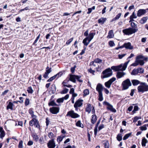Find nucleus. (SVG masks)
<instances>
[{
    "label": "nucleus",
    "mask_w": 148,
    "mask_h": 148,
    "mask_svg": "<svg viewBox=\"0 0 148 148\" xmlns=\"http://www.w3.org/2000/svg\"><path fill=\"white\" fill-rule=\"evenodd\" d=\"M130 61L129 60L128 61L125 62L124 64H121L117 66H113L111 68L112 69L115 70V71H123L125 70L127 65Z\"/></svg>",
    "instance_id": "obj_1"
},
{
    "label": "nucleus",
    "mask_w": 148,
    "mask_h": 148,
    "mask_svg": "<svg viewBox=\"0 0 148 148\" xmlns=\"http://www.w3.org/2000/svg\"><path fill=\"white\" fill-rule=\"evenodd\" d=\"M137 89L139 92H147L148 91V85L145 82H141L140 85L138 86Z\"/></svg>",
    "instance_id": "obj_2"
},
{
    "label": "nucleus",
    "mask_w": 148,
    "mask_h": 148,
    "mask_svg": "<svg viewBox=\"0 0 148 148\" xmlns=\"http://www.w3.org/2000/svg\"><path fill=\"white\" fill-rule=\"evenodd\" d=\"M138 31V29L133 28L130 27L128 28L123 29L122 32L123 33L126 35H129L135 33Z\"/></svg>",
    "instance_id": "obj_3"
},
{
    "label": "nucleus",
    "mask_w": 148,
    "mask_h": 148,
    "mask_svg": "<svg viewBox=\"0 0 148 148\" xmlns=\"http://www.w3.org/2000/svg\"><path fill=\"white\" fill-rule=\"evenodd\" d=\"M103 75L101 76L102 78H104L108 77L112 75V70L108 68L103 71L102 73Z\"/></svg>",
    "instance_id": "obj_4"
},
{
    "label": "nucleus",
    "mask_w": 148,
    "mask_h": 148,
    "mask_svg": "<svg viewBox=\"0 0 148 148\" xmlns=\"http://www.w3.org/2000/svg\"><path fill=\"white\" fill-rule=\"evenodd\" d=\"M131 83L129 79L124 81L122 83L123 89L126 90L128 88L129 86H131Z\"/></svg>",
    "instance_id": "obj_5"
},
{
    "label": "nucleus",
    "mask_w": 148,
    "mask_h": 148,
    "mask_svg": "<svg viewBox=\"0 0 148 148\" xmlns=\"http://www.w3.org/2000/svg\"><path fill=\"white\" fill-rule=\"evenodd\" d=\"M83 100L78 99L75 102L74 105V107L75 108V110L76 111H78V107H80L82 106L83 104Z\"/></svg>",
    "instance_id": "obj_6"
},
{
    "label": "nucleus",
    "mask_w": 148,
    "mask_h": 148,
    "mask_svg": "<svg viewBox=\"0 0 148 148\" xmlns=\"http://www.w3.org/2000/svg\"><path fill=\"white\" fill-rule=\"evenodd\" d=\"M81 76H79L73 75H70L69 80L75 83L76 79H77L79 82H82V81L79 79L81 78Z\"/></svg>",
    "instance_id": "obj_7"
},
{
    "label": "nucleus",
    "mask_w": 148,
    "mask_h": 148,
    "mask_svg": "<svg viewBox=\"0 0 148 148\" xmlns=\"http://www.w3.org/2000/svg\"><path fill=\"white\" fill-rule=\"evenodd\" d=\"M66 116H69L73 118H76L79 117V115L75 113L73 110H71L69 111L66 115Z\"/></svg>",
    "instance_id": "obj_8"
},
{
    "label": "nucleus",
    "mask_w": 148,
    "mask_h": 148,
    "mask_svg": "<svg viewBox=\"0 0 148 148\" xmlns=\"http://www.w3.org/2000/svg\"><path fill=\"white\" fill-rule=\"evenodd\" d=\"M92 109V114L94 113L95 111L94 107H92H92L91 104L90 103H88L85 108L86 112H88V113H90Z\"/></svg>",
    "instance_id": "obj_9"
},
{
    "label": "nucleus",
    "mask_w": 148,
    "mask_h": 148,
    "mask_svg": "<svg viewBox=\"0 0 148 148\" xmlns=\"http://www.w3.org/2000/svg\"><path fill=\"white\" fill-rule=\"evenodd\" d=\"M102 62V60L101 59L98 58H97L95 59L93 61L90 62V66H96V63L101 64V63Z\"/></svg>",
    "instance_id": "obj_10"
},
{
    "label": "nucleus",
    "mask_w": 148,
    "mask_h": 148,
    "mask_svg": "<svg viewBox=\"0 0 148 148\" xmlns=\"http://www.w3.org/2000/svg\"><path fill=\"white\" fill-rule=\"evenodd\" d=\"M116 79L115 77H113L110 79L109 81L105 83V85L106 87L109 88L110 87L112 84Z\"/></svg>",
    "instance_id": "obj_11"
},
{
    "label": "nucleus",
    "mask_w": 148,
    "mask_h": 148,
    "mask_svg": "<svg viewBox=\"0 0 148 148\" xmlns=\"http://www.w3.org/2000/svg\"><path fill=\"white\" fill-rule=\"evenodd\" d=\"M59 107H53L50 108V111L53 114H56L59 112Z\"/></svg>",
    "instance_id": "obj_12"
},
{
    "label": "nucleus",
    "mask_w": 148,
    "mask_h": 148,
    "mask_svg": "<svg viewBox=\"0 0 148 148\" xmlns=\"http://www.w3.org/2000/svg\"><path fill=\"white\" fill-rule=\"evenodd\" d=\"M103 103L108 106L107 108L111 111L114 112H116V110L113 108L112 106L108 102L104 101Z\"/></svg>",
    "instance_id": "obj_13"
},
{
    "label": "nucleus",
    "mask_w": 148,
    "mask_h": 148,
    "mask_svg": "<svg viewBox=\"0 0 148 148\" xmlns=\"http://www.w3.org/2000/svg\"><path fill=\"white\" fill-rule=\"evenodd\" d=\"M48 148H54L56 147V144L53 139L50 140L48 143Z\"/></svg>",
    "instance_id": "obj_14"
},
{
    "label": "nucleus",
    "mask_w": 148,
    "mask_h": 148,
    "mask_svg": "<svg viewBox=\"0 0 148 148\" xmlns=\"http://www.w3.org/2000/svg\"><path fill=\"white\" fill-rule=\"evenodd\" d=\"M146 13V10L143 9L139 10L137 13V16L138 17H140L142 15H144Z\"/></svg>",
    "instance_id": "obj_15"
},
{
    "label": "nucleus",
    "mask_w": 148,
    "mask_h": 148,
    "mask_svg": "<svg viewBox=\"0 0 148 148\" xmlns=\"http://www.w3.org/2000/svg\"><path fill=\"white\" fill-rule=\"evenodd\" d=\"M126 75V73L123 72H118L117 73L116 77L117 78H120Z\"/></svg>",
    "instance_id": "obj_16"
},
{
    "label": "nucleus",
    "mask_w": 148,
    "mask_h": 148,
    "mask_svg": "<svg viewBox=\"0 0 148 148\" xmlns=\"http://www.w3.org/2000/svg\"><path fill=\"white\" fill-rule=\"evenodd\" d=\"M124 46L127 49H133V46L131 45V43L129 42L124 43Z\"/></svg>",
    "instance_id": "obj_17"
},
{
    "label": "nucleus",
    "mask_w": 148,
    "mask_h": 148,
    "mask_svg": "<svg viewBox=\"0 0 148 148\" xmlns=\"http://www.w3.org/2000/svg\"><path fill=\"white\" fill-rule=\"evenodd\" d=\"M62 74V73H59L57 74L50 77L47 81L49 82H51L57 76H58V77H60V76H61Z\"/></svg>",
    "instance_id": "obj_18"
},
{
    "label": "nucleus",
    "mask_w": 148,
    "mask_h": 148,
    "mask_svg": "<svg viewBox=\"0 0 148 148\" xmlns=\"http://www.w3.org/2000/svg\"><path fill=\"white\" fill-rule=\"evenodd\" d=\"M96 89L98 93L102 92L103 90L102 85L100 84H98L97 86Z\"/></svg>",
    "instance_id": "obj_19"
},
{
    "label": "nucleus",
    "mask_w": 148,
    "mask_h": 148,
    "mask_svg": "<svg viewBox=\"0 0 148 148\" xmlns=\"http://www.w3.org/2000/svg\"><path fill=\"white\" fill-rule=\"evenodd\" d=\"M148 18L147 16L143 17L140 21V23L141 24L145 23L147 20Z\"/></svg>",
    "instance_id": "obj_20"
},
{
    "label": "nucleus",
    "mask_w": 148,
    "mask_h": 148,
    "mask_svg": "<svg viewBox=\"0 0 148 148\" xmlns=\"http://www.w3.org/2000/svg\"><path fill=\"white\" fill-rule=\"evenodd\" d=\"M95 35V33H91L90 32L89 34V36L88 37V39L89 40V41H91V40L93 38L94 36Z\"/></svg>",
    "instance_id": "obj_21"
},
{
    "label": "nucleus",
    "mask_w": 148,
    "mask_h": 148,
    "mask_svg": "<svg viewBox=\"0 0 148 148\" xmlns=\"http://www.w3.org/2000/svg\"><path fill=\"white\" fill-rule=\"evenodd\" d=\"M90 41L88 39V38H86L83 41V43L86 46H87L89 43Z\"/></svg>",
    "instance_id": "obj_22"
},
{
    "label": "nucleus",
    "mask_w": 148,
    "mask_h": 148,
    "mask_svg": "<svg viewBox=\"0 0 148 148\" xmlns=\"http://www.w3.org/2000/svg\"><path fill=\"white\" fill-rule=\"evenodd\" d=\"M114 37V34L112 30H111L109 31L108 35L107 36L108 38H112Z\"/></svg>",
    "instance_id": "obj_23"
},
{
    "label": "nucleus",
    "mask_w": 148,
    "mask_h": 148,
    "mask_svg": "<svg viewBox=\"0 0 148 148\" xmlns=\"http://www.w3.org/2000/svg\"><path fill=\"white\" fill-rule=\"evenodd\" d=\"M132 82L133 86L137 85L140 83L139 80L136 79L132 80Z\"/></svg>",
    "instance_id": "obj_24"
},
{
    "label": "nucleus",
    "mask_w": 148,
    "mask_h": 148,
    "mask_svg": "<svg viewBox=\"0 0 148 148\" xmlns=\"http://www.w3.org/2000/svg\"><path fill=\"white\" fill-rule=\"evenodd\" d=\"M106 20V18H101L98 20V22L101 24H103Z\"/></svg>",
    "instance_id": "obj_25"
},
{
    "label": "nucleus",
    "mask_w": 148,
    "mask_h": 148,
    "mask_svg": "<svg viewBox=\"0 0 148 148\" xmlns=\"http://www.w3.org/2000/svg\"><path fill=\"white\" fill-rule=\"evenodd\" d=\"M121 13H119L118 14H117L116 17L113 18L112 20L111 21V22L113 21H114L117 20L119 19V18L121 17Z\"/></svg>",
    "instance_id": "obj_26"
},
{
    "label": "nucleus",
    "mask_w": 148,
    "mask_h": 148,
    "mask_svg": "<svg viewBox=\"0 0 148 148\" xmlns=\"http://www.w3.org/2000/svg\"><path fill=\"white\" fill-rule=\"evenodd\" d=\"M97 116L95 115H92V118L91 119V122L93 124H94L97 120Z\"/></svg>",
    "instance_id": "obj_27"
},
{
    "label": "nucleus",
    "mask_w": 148,
    "mask_h": 148,
    "mask_svg": "<svg viewBox=\"0 0 148 148\" xmlns=\"http://www.w3.org/2000/svg\"><path fill=\"white\" fill-rule=\"evenodd\" d=\"M147 142V140L145 138H143L142 141V145L143 147H145L146 146V144Z\"/></svg>",
    "instance_id": "obj_28"
},
{
    "label": "nucleus",
    "mask_w": 148,
    "mask_h": 148,
    "mask_svg": "<svg viewBox=\"0 0 148 148\" xmlns=\"http://www.w3.org/2000/svg\"><path fill=\"white\" fill-rule=\"evenodd\" d=\"M103 144L104 145L105 148H109V145L108 142L107 140L103 141Z\"/></svg>",
    "instance_id": "obj_29"
},
{
    "label": "nucleus",
    "mask_w": 148,
    "mask_h": 148,
    "mask_svg": "<svg viewBox=\"0 0 148 148\" xmlns=\"http://www.w3.org/2000/svg\"><path fill=\"white\" fill-rule=\"evenodd\" d=\"M13 104L11 102H9L8 105L7 106V109H10L11 110L13 109Z\"/></svg>",
    "instance_id": "obj_30"
},
{
    "label": "nucleus",
    "mask_w": 148,
    "mask_h": 148,
    "mask_svg": "<svg viewBox=\"0 0 148 148\" xmlns=\"http://www.w3.org/2000/svg\"><path fill=\"white\" fill-rule=\"evenodd\" d=\"M138 73L137 69H135L132 70L131 74L132 75H136Z\"/></svg>",
    "instance_id": "obj_31"
},
{
    "label": "nucleus",
    "mask_w": 148,
    "mask_h": 148,
    "mask_svg": "<svg viewBox=\"0 0 148 148\" xmlns=\"http://www.w3.org/2000/svg\"><path fill=\"white\" fill-rule=\"evenodd\" d=\"M132 134V133H130L125 134L123 138V140H125L128 138Z\"/></svg>",
    "instance_id": "obj_32"
},
{
    "label": "nucleus",
    "mask_w": 148,
    "mask_h": 148,
    "mask_svg": "<svg viewBox=\"0 0 148 148\" xmlns=\"http://www.w3.org/2000/svg\"><path fill=\"white\" fill-rule=\"evenodd\" d=\"M99 100L100 101H102L103 99L102 93H99Z\"/></svg>",
    "instance_id": "obj_33"
},
{
    "label": "nucleus",
    "mask_w": 148,
    "mask_h": 148,
    "mask_svg": "<svg viewBox=\"0 0 148 148\" xmlns=\"http://www.w3.org/2000/svg\"><path fill=\"white\" fill-rule=\"evenodd\" d=\"M116 138L117 140L119 141L122 140V136L121 134H119L117 136Z\"/></svg>",
    "instance_id": "obj_34"
},
{
    "label": "nucleus",
    "mask_w": 148,
    "mask_h": 148,
    "mask_svg": "<svg viewBox=\"0 0 148 148\" xmlns=\"http://www.w3.org/2000/svg\"><path fill=\"white\" fill-rule=\"evenodd\" d=\"M76 125L77 126L83 127V125L81 123L80 121H78L76 124Z\"/></svg>",
    "instance_id": "obj_35"
},
{
    "label": "nucleus",
    "mask_w": 148,
    "mask_h": 148,
    "mask_svg": "<svg viewBox=\"0 0 148 148\" xmlns=\"http://www.w3.org/2000/svg\"><path fill=\"white\" fill-rule=\"evenodd\" d=\"M131 26L132 27L131 28H133L137 29V25L134 22H132L131 23Z\"/></svg>",
    "instance_id": "obj_36"
},
{
    "label": "nucleus",
    "mask_w": 148,
    "mask_h": 148,
    "mask_svg": "<svg viewBox=\"0 0 148 148\" xmlns=\"http://www.w3.org/2000/svg\"><path fill=\"white\" fill-rule=\"evenodd\" d=\"M137 69L138 73H143L144 72V69L141 68H138Z\"/></svg>",
    "instance_id": "obj_37"
},
{
    "label": "nucleus",
    "mask_w": 148,
    "mask_h": 148,
    "mask_svg": "<svg viewBox=\"0 0 148 148\" xmlns=\"http://www.w3.org/2000/svg\"><path fill=\"white\" fill-rule=\"evenodd\" d=\"M35 121H36V119H33L32 120L30 121L29 122V125L31 126H33L34 124L35 123Z\"/></svg>",
    "instance_id": "obj_38"
},
{
    "label": "nucleus",
    "mask_w": 148,
    "mask_h": 148,
    "mask_svg": "<svg viewBox=\"0 0 148 148\" xmlns=\"http://www.w3.org/2000/svg\"><path fill=\"white\" fill-rule=\"evenodd\" d=\"M137 17V16L136 14H135L134 12H133L132 15L130 16V18H131L133 19L136 18Z\"/></svg>",
    "instance_id": "obj_39"
},
{
    "label": "nucleus",
    "mask_w": 148,
    "mask_h": 148,
    "mask_svg": "<svg viewBox=\"0 0 148 148\" xmlns=\"http://www.w3.org/2000/svg\"><path fill=\"white\" fill-rule=\"evenodd\" d=\"M52 90L50 92V94H53L54 91L55 90V85H52L51 87Z\"/></svg>",
    "instance_id": "obj_40"
},
{
    "label": "nucleus",
    "mask_w": 148,
    "mask_h": 148,
    "mask_svg": "<svg viewBox=\"0 0 148 148\" xmlns=\"http://www.w3.org/2000/svg\"><path fill=\"white\" fill-rule=\"evenodd\" d=\"M27 91L29 93L32 94L33 92V90L31 87H28L27 89Z\"/></svg>",
    "instance_id": "obj_41"
},
{
    "label": "nucleus",
    "mask_w": 148,
    "mask_h": 148,
    "mask_svg": "<svg viewBox=\"0 0 148 148\" xmlns=\"http://www.w3.org/2000/svg\"><path fill=\"white\" fill-rule=\"evenodd\" d=\"M89 90L87 89L84 90V96H86L89 94Z\"/></svg>",
    "instance_id": "obj_42"
},
{
    "label": "nucleus",
    "mask_w": 148,
    "mask_h": 148,
    "mask_svg": "<svg viewBox=\"0 0 148 148\" xmlns=\"http://www.w3.org/2000/svg\"><path fill=\"white\" fill-rule=\"evenodd\" d=\"M140 129L142 130H145L147 129L146 125H144L143 126L140 127Z\"/></svg>",
    "instance_id": "obj_43"
},
{
    "label": "nucleus",
    "mask_w": 148,
    "mask_h": 148,
    "mask_svg": "<svg viewBox=\"0 0 148 148\" xmlns=\"http://www.w3.org/2000/svg\"><path fill=\"white\" fill-rule=\"evenodd\" d=\"M136 62H138L139 64H140L141 66H143L144 64V62L143 60H137Z\"/></svg>",
    "instance_id": "obj_44"
},
{
    "label": "nucleus",
    "mask_w": 148,
    "mask_h": 148,
    "mask_svg": "<svg viewBox=\"0 0 148 148\" xmlns=\"http://www.w3.org/2000/svg\"><path fill=\"white\" fill-rule=\"evenodd\" d=\"M138 110V107L137 106H134V109L132 111V112L133 113H135V112L136 111H137Z\"/></svg>",
    "instance_id": "obj_45"
},
{
    "label": "nucleus",
    "mask_w": 148,
    "mask_h": 148,
    "mask_svg": "<svg viewBox=\"0 0 148 148\" xmlns=\"http://www.w3.org/2000/svg\"><path fill=\"white\" fill-rule=\"evenodd\" d=\"M33 137L34 139L36 140V141L38 139V137L36 134H34L33 135Z\"/></svg>",
    "instance_id": "obj_46"
},
{
    "label": "nucleus",
    "mask_w": 148,
    "mask_h": 148,
    "mask_svg": "<svg viewBox=\"0 0 148 148\" xmlns=\"http://www.w3.org/2000/svg\"><path fill=\"white\" fill-rule=\"evenodd\" d=\"M23 141L22 140H21L19 142L18 147L19 148H23Z\"/></svg>",
    "instance_id": "obj_47"
},
{
    "label": "nucleus",
    "mask_w": 148,
    "mask_h": 148,
    "mask_svg": "<svg viewBox=\"0 0 148 148\" xmlns=\"http://www.w3.org/2000/svg\"><path fill=\"white\" fill-rule=\"evenodd\" d=\"M63 101H64V98H62L58 99L57 100V102L58 103H62L63 102Z\"/></svg>",
    "instance_id": "obj_48"
},
{
    "label": "nucleus",
    "mask_w": 148,
    "mask_h": 148,
    "mask_svg": "<svg viewBox=\"0 0 148 148\" xmlns=\"http://www.w3.org/2000/svg\"><path fill=\"white\" fill-rule=\"evenodd\" d=\"M49 106H57L56 104L53 101H52L50 103H49Z\"/></svg>",
    "instance_id": "obj_49"
},
{
    "label": "nucleus",
    "mask_w": 148,
    "mask_h": 148,
    "mask_svg": "<svg viewBox=\"0 0 148 148\" xmlns=\"http://www.w3.org/2000/svg\"><path fill=\"white\" fill-rule=\"evenodd\" d=\"M126 54H119L118 55V58L119 59H122L123 57H124L126 55Z\"/></svg>",
    "instance_id": "obj_50"
},
{
    "label": "nucleus",
    "mask_w": 148,
    "mask_h": 148,
    "mask_svg": "<svg viewBox=\"0 0 148 148\" xmlns=\"http://www.w3.org/2000/svg\"><path fill=\"white\" fill-rule=\"evenodd\" d=\"M66 83L64 81L62 83V84H63V86H66V87H69V88H71L72 87V86L70 84H69V85L67 84L66 85Z\"/></svg>",
    "instance_id": "obj_51"
},
{
    "label": "nucleus",
    "mask_w": 148,
    "mask_h": 148,
    "mask_svg": "<svg viewBox=\"0 0 148 148\" xmlns=\"http://www.w3.org/2000/svg\"><path fill=\"white\" fill-rule=\"evenodd\" d=\"M48 136L50 138H53L54 136L53 133L52 132H50L48 134Z\"/></svg>",
    "instance_id": "obj_52"
},
{
    "label": "nucleus",
    "mask_w": 148,
    "mask_h": 148,
    "mask_svg": "<svg viewBox=\"0 0 148 148\" xmlns=\"http://www.w3.org/2000/svg\"><path fill=\"white\" fill-rule=\"evenodd\" d=\"M5 135V133L4 131H3L0 134V138H3L4 136Z\"/></svg>",
    "instance_id": "obj_53"
},
{
    "label": "nucleus",
    "mask_w": 148,
    "mask_h": 148,
    "mask_svg": "<svg viewBox=\"0 0 148 148\" xmlns=\"http://www.w3.org/2000/svg\"><path fill=\"white\" fill-rule=\"evenodd\" d=\"M73 38L69 39L66 42V44L67 45H69L73 41Z\"/></svg>",
    "instance_id": "obj_54"
},
{
    "label": "nucleus",
    "mask_w": 148,
    "mask_h": 148,
    "mask_svg": "<svg viewBox=\"0 0 148 148\" xmlns=\"http://www.w3.org/2000/svg\"><path fill=\"white\" fill-rule=\"evenodd\" d=\"M137 60H136L134 63L132 64L131 65L132 66H136L139 64L138 62H136Z\"/></svg>",
    "instance_id": "obj_55"
},
{
    "label": "nucleus",
    "mask_w": 148,
    "mask_h": 148,
    "mask_svg": "<svg viewBox=\"0 0 148 148\" xmlns=\"http://www.w3.org/2000/svg\"><path fill=\"white\" fill-rule=\"evenodd\" d=\"M29 99H25V106H27L29 105Z\"/></svg>",
    "instance_id": "obj_56"
},
{
    "label": "nucleus",
    "mask_w": 148,
    "mask_h": 148,
    "mask_svg": "<svg viewBox=\"0 0 148 148\" xmlns=\"http://www.w3.org/2000/svg\"><path fill=\"white\" fill-rule=\"evenodd\" d=\"M57 140L58 142H60L62 141L63 139L61 137V136H59L57 138Z\"/></svg>",
    "instance_id": "obj_57"
},
{
    "label": "nucleus",
    "mask_w": 148,
    "mask_h": 148,
    "mask_svg": "<svg viewBox=\"0 0 148 148\" xmlns=\"http://www.w3.org/2000/svg\"><path fill=\"white\" fill-rule=\"evenodd\" d=\"M69 89L67 88L64 89L62 92V94L66 93L68 91Z\"/></svg>",
    "instance_id": "obj_58"
},
{
    "label": "nucleus",
    "mask_w": 148,
    "mask_h": 148,
    "mask_svg": "<svg viewBox=\"0 0 148 148\" xmlns=\"http://www.w3.org/2000/svg\"><path fill=\"white\" fill-rule=\"evenodd\" d=\"M109 45L110 47H113L115 45L113 41H110L109 42Z\"/></svg>",
    "instance_id": "obj_59"
},
{
    "label": "nucleus",
    "mask_w": 148,
    "mask_h": 148,
    "mask_svg": "<svg viewBox=\"0 0 148 148\" xmlns=\"http://www.w3.org/2000/svg\"><path fill=\"white\" fill-rule=\"evenodd\" d=\"M40 34H39L38 35V36L36 38V39L34 41V42L33 43V45H35V44L38 41V40L39 39V38H40Z\"/></svg>",
    "instance_id": "obj_60"
},
{
    "label": "nucleus",
    "mask_w": 148,
    "mask_h": 148,
    "mask_svg": "<svg viewBox=\"0 0 148 148\" xmlns=\"http://www.w3.org/2000/svg\"><path fill=\"white\" fill-rule=\"evenodd\" d=\"M143 56L141 55H139L137 56L136 57V60H139V59H143Z\"/></svg>",
    "instance_id": "obj_61"
},
{
    "label": "nucleus",
    "mask_w": 148,
    "mask_h": 148,
    "mask_svg": "<svg viewBox=\"0 0 148 148\" xmlns=\"http://www.w3.org/2000/svg\"><path fill=\"white\" fill-rule=\"evenodd\" d=\"M84 47V49L82 50V52L80 53V55H82L84 53H85V51L86 50V47Z\"/></svg>",
    "instance_id": "obj_62"
},
{
    "label": "nucleus",
    "mask_w": 148,
    "mask_h": 148,
    "mask_svg": "<svg viewBox=\"0 0 148 148\" xmlns=\"http://www.w3.org/2000/svg\"><path fill=\"white\" fill-rule=\"evenodd\" d=\"M138 119H139L138 117L136 116L134 118V119L133 120V122H136Z\"/></svg>",
    "instance_id": "obj_63"
},
{
    "label": "nucleus",
    "mask_w": 148,
    "mask_h": 148,
    "mask_svg": "<svg viewBox=\"0 0 148 148\" xmlns=\"http://www.w3.org/2000/svg\"><path fill=\"white\" fill-rule=\"evenodd\" d=\"M88 71L90 73L94 74L95 72V71L92 70L91 69H90L88 70Z\"/></svg>",
    "instance_id": "obj_64"
}]
</instances>
